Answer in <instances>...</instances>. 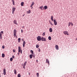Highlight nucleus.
Masks as SVG:
<instances>
[{"label": "nucleus", "instance_id": "45", "mask_svg": "<svg viewBox=\"0 0 77 77\" xmlns=\"http://www.w3.org/2000/svg\"><path fill=\"white\" fill-rule=\"evenodd\" d=\"M14 56H12V58H13V59H14Z\"/></svg>", "mask_w": 77, "mask_h": 77}, {"label": "nucleus", "instance_id": "3", "mask_svg": "<svg viewBox=\"0 0 77 77\" xmlns=\"http://www.w3.org/2000/svg\"><path fill=\"white\" fill-rule=\"evenodd\" d=\"M26 63H27V61H25V62L23 64V69H24V70L25 69V66H26Z\"/></svg>", "mask_w": 77, "mask_h": 77}, {"label": "nucleus", "instance_id": "52", "mask_svg": "<svg viewBox=\"0 0 77 77\" xmlns=\"http://www.w3.org/2000/svg\"><path fill=\"white\" fill-rule=\"evenodd\" d=\"M29 75H30V73H29Z\"/></svg>", "mask_w": 77, "mask_h": 77}, {"label": "nucleus", "instance_id": "8", "mask_svg": "<svg viewBox=\"0 0 77 77\" xmlns=\"http://www.w3.org/2000/svg\"><path fill=\"white\" fill-rule=\"evenodd\" d=\"M54 25L56 26L57 25V22H56V20H54Z\"/></svg>", "mask_w": 77, "mask_h": 77}, {"label": "nucleus", "instance_id": "41", "mask_svg": "<svg viewBox=\"0 0 77 77\" xmlns=\"http://www.w3.org/2000/svg\"><path fill=\"white\" fill-rule=\"evenodd\" d=\"M17 54H18V56H19V54H20V52H19V53H18Z\"/></svg>", "mask_w": 77, "mask_h": 77}, {"label": "nucleus", "instance_id": "39", "mask_svg": "<svg viewBox=\"0 0 77 77\" xmlns=\"http://www.w3.org/2000/svg\"><path fill=\"white\" fill-rule=\"evenodd\" d=\"M13 52H15V50L14 49L13 50Z\"/></svg>", "mask_w": 77, "mask_h": 77}, {"label": "nucleus", "instance_id": "32", "mask_svg": "<svg viewBox=\"0 0 77 77\" xmlns=\"http://www.w3.org/2000/svg\"><path fill=\"white\" fill-rule=\"evenodd\" d=\"M39 46L38 45H36V48H38Z\"/></svg>", "mask_w": 77, "mask_h": 77}, {"label": "nucleus", "instance_id": "38", "mask_svg": "<svg viewBox=\"0 0 77 77\" xmlns=\"http://www.w3.org/2000/svg\"><path fill=\"white\" fill-rule=\"evenodd\" d=\"M2 33V34H3V31H1V33Z\"/></svg>", "mask_w": 77, "mask_h": 77}, {"label": "nucleus", "instance_id": "51", "mask_svg": "<svg viewBox=\"0 0 77 77\" xmlns=\"http://www.w3.org/2000/svg\"><path fill=\"white\" fill-rule=\"evenodd\" d=\"M23 17H24V15H23Z\"/></svg>", "mask_w": 77, "mask_h": 77}, {"label": "nucleus", "instance_id": "50", "mask_svg": "<svg viewBox=\"0 0 77 77\" xmlns=\"http://www.w3.org/2000/svg\"><path fill=\"white\" fill-rule=\"evenodd\" d=\"M36 62H38V60H36Z\"/></svg>", "mask_w": 77, "mask_h": 77}, {"label": "nucleus", "instance_id": "4", "mask_svg": "<svg viewBox=\"0 0 77 77\" xmlns=\"http://www.w3.org/2000/svg\"><path fill=\"white\" fill-rule=\"evenodd\" d=\"M63 33L64 34V35H69V34H68V32L67 31H64L63 32Z\"/></svg>", "mask_w": 77, "mask_h": 77}, {"label": "nucleus", "instance_id": "46", "mask_svg": "<svg viewBox=\"0 0 77 77\" xmlns=\"http://www.w3.org/2000/svg\"><path fill=\"white\" fill-rule=\"evenodd\" d=\"M22 41H24V39H22Z\"/></svg>", "mask_w": 77, "mask_h": 77}, {"label": "nucleus", "instance_id": "17", "mask_svg": "<svg viewBox=\"0 0 77 77\" xmlns=\"http://www.w3.org/2000/svg\"><path fill=\"white\" fill-rule=\"evenodd\" d=\"M21 6H23V5H24V2H22L21 3Z\"/></svg>", "mask_w": 77, "mask_h": 77}, {"label": "nucleus", "instance_id": "15", "mask_svg": "<svg viewBox=\"0 0 77 77\" xmlns=\"http://www.w3.org/2000/svg\"><path fill=\"white\" fill-rule=\"evenodd\" d=\"M11 2L13 3V5H15V2H14V0H11Z\"/></svg>", "mask_w": 77, "mask_h": 77}, {"label": "nucleus", "instance_id": "13", "mask_svg": "<svg viewBox=\"0 0 77 77\" xmlns=\"http://www.w3.org/2000/svg\"><path fill=\"white\" fill-rule=\"evenodd\" d=\"M25 44H26V42L25 41H23V47H24V46H25Z\"/></svg>", "mask_w": 77, "mask_h": 77}, {"label": "nucleus", "instance_id": "18", "mask_svg": "<svg viewBox=\"0 0 77 77\" xmlns=\"http://www.w3.org/2000/svg\"><path fill=\"white\" fill-rule=\"evenodd\" d=\"M49 31L50 32H53L52 30V29L51 28H50L49 29Z\"/></svg>", "mask_w": 77, "mask_h": 77}, {"label": "nucleus", "instance_id": "29", "mask_svg": "<svg viewBox=\"0 0 77 77\" xmlns=\"http://www.w3.org/2000/svg\"><path fill=\"white\" fill-rule=\"evenodd\" d=\"M17 77H21V75L20 74H19L17 75Z\"/></svg>", "mask_w": 77, "mask_h": 77}, {"label": "nucleus", "instance_id": "49", "mask_svg": "<svg viewBox=\"0 0 77 77\" xmlns=\"http://www.w3.org/2000/svg\"><path fill=\"white\" fill-rule=\"evenodd\" d=\"M32 5H31L30 6V7H31V8L32 7Z\"/></svg>", "mask_w": 77, "mask_h": 77}, {"label": "nucleus", "instance_id": "35", "mask_svg": "<svg viewBox=\"0 0 77 77\" xmlns=\"http://www.w3.org/2000/svg\"><path fill=\"white\" fill-rule=\"evenodd\" d=\"M37 77H39V73H37Z\"/></svg>", "mask_w": 77, "mask_h": 77}, {"label": "nucleus", "instance_id": "47", "mask_svg": "<svg viewBox=\"0 0 77 77\" xmlns=\"http://www.w3.org/2000/svg\"><path fill=\"white\" fill-rule=\"evenodd\" d=\"M51 25H53V24H52V23H51Z\"/></svg>", "mask_w": 77, "mask_h": 77}, {"label": "nucleus", "instance_id": "42", "mask_svg": "<svg viewBox=\"0 0 77 77\" xmlns=\"http://www.w3.org/2000/svg\"><path fill=\"white\" fill-rule=\"evenodd\" d=\"M71 26H72V25H73V24H72V23H71Z\"/></svg>", "mask_w": 77, "mask_h": 77}, {"label": "nucleus", "instance_id": "53", "mask_svg": "<svg viewBox=\"0 0 77 77\" xmlns=\"http://www.w3.org/2000/svg\"><path fill=\"white\" fill-rule=\"evenodd\" d=\"M51 1L52 2L53 1V0H51Z\"/></svg>", "mask_w": 77, "mask_h": 77}, {"label": "nucleus", "instance_id": "43", "mask_svg": "<svg viewBox=\"0 0 77 77\" xmlns=\"http://www.w3.org/2000/svg\"><path fill=\"white\" fill-rule=\"evenodd\" d=\"M21 32L22 33H23V30L22 29H21Z\"/></svg>", "mask_w": 77, "mask_h": 77}, {"label": "nucleus", "instance_id": "44", "mask_svg": "<svg viewBox=\"0 0 77 77\" xmlns=\"http://www.w3.org/2000/svg\"><path fill=\"white\" fill-rule=\"evenodd\" d=\"M20 53H21V54H22V51H20Z\"/></svg>", "mask_w": 77, "mask_h": 77}, {"label": "nucleus", "instance_id": "21", "mask_svg": "<svg viewBox=\"0 0 77 77\" xmlns=\"http://www.w3.org/2000/svg\"><path fill=\"white\" fill-rule=\"evenodd\" d=\"M2 33H0V38L1 39H2Z\"/></svg>", "mask_w": 77, "mask_h": 77}, {"label": "nucleus", "instance_id": "40", "mask_svg": "<svg viewBox=\"0 0 77 77\" xmlns=\"http://www.w3.org/2000/svg\"><path fill=\"white\" fill-rule=\"evenodd\" d=\"M22 29H24V26H22Z\"/></svg>", "mask_w": 77, "mask_h": 77}, {"label": "nucleus", "instance_id": "54", "mask_svg": "<svg viewBox=\"0 0 77 77\" xmlns=\"http://www.w3.org/2000/svg\"><path fill=\"white\" fill-rule=\"evenodd\" d=\"M0 77H1V76H0Z\"/></svg>", "mask_w": 77, "mask_h": 77}, {"label": "nucleus", "instance_id": "36", "mask_svg": "<svg viewBox=\"0 0 77 77\" xmlns=\"http://www.w3.org/2000/svg\"><path fill=\"white\" fill-rule=\"evenodd\" d=\"M2 48H3V49H4V48H5V46H4V45H3L2 47Z\"/></svg>", "mask_w": 77, "mask_h": 77}, {"label": "nucleus", "instance_id": "12", "mask_svg": "<svg viewBox=\"0 0 77 77\" xmlns=\"http://www.w3.org/2000/svg\"><path fill=\"white\" fill-rule=\"evenodd\" d=\"M46 63H48V65H50V63H49V61H48V59H46Z\"/></svg>", "mask_w": 77, "mask_h": 77}, {"label": "nucleus", "instance_id": "19", "mask_svg": "<svg viewBox=\"0 0 77 77\" xmlns=\"http://www.w3.org/2000/svg\"><path fill=\"white\" fill-rule=\"evenodd\" d=\"M48 39L49 40H50V41L51 40V37L50 36H49L48 37Z\"/></svg>", "mask_w": 77, "mask_h": 77}, {"label": "nucleus", "instance_id": "33", "mask_svg": "<svg viewBox=\"0 0 77 77\" xmlns=\"http://www.w3.org/2000/svg\"><path fill=\"white\" fill-rule=\"evenodd\" d=\"M42 35L43 36H45V32H43V34H42Z\"/></svg>", "mask_w": 77, "mask_h": 77}, {"label": "nucleus", "instance_id": "23", "mask_svg": "<svg viewBox=\"0 0 77 77\" xmlns=\"http://www.w3.org/2000/svg\"><path fill=\"white\" fill-rule=\"evenodd\" d=\"M14 72L15 74H16V73H17V71H16V69H15L14 70Z\"/></svg>", "mask_w": 77, "mask_h": 77}, {"label": "nucleus", "instance_id": "25", "mask_svg": "<svg viewBox=\"0 0 77 77\" xmlns=\"http://www.w3.org/2000/svg\"><path fill=\"white\" fill-rule=\"evenodd\" d=\"M29 57L30 59H32V54L30 55Z\"/></svg>", "mask_w": 77, "mask_h": 77}, {"label": "nucleus", "instance_id": "5", "mask_svg": "<svg viewBox=\"0 0 77 77\" xmlns=\"http://www.w3.org/2000/svg\"><path fill=\"white\" fill-rule=\"evenodd\" d=\"M42 41H46V38H44V37H42L41 38Z\"/></svg>", "mask_w": 77, "mask_h": 77}, {"label": "nucleus", "instance_id": "6", "mask_svg": "<svg viewBox=\"0 0 77 77\" xmlns=\"http://www.w3.org/2000/svg\"><path fill=\"white\" fill-rule=\"evenodd\" d=\"M6 69L4 68L3 69V74L4 75H6Z\"/></svg>", "mask_w": 77, "mask_h": 77}, {"label": "nucleus", "instance_id": "10", "mask_svg": "<svg viewBox=\"0 0 77 77\" xmlns=\"http://www.w3.org/2000/svg\"><path fill=\"white\" fill-rule=\"evenodd\" d=\"M40 9H41V10H43L44 9V7L43 6H41L40 7Z\"/></svg>", "mask_w": 77, "mask_h": 77}, {"label": "nucleus", "instance_id": "16", "mask_svg": "<svg viewBox=\"0 0 77 77\" xmlns=\"http://www.w3.org/2000/svg\"><path fill=\"white\" fill-rule=\"evenodd\" d=\"M27 14H30V13L31 12V11L30 10H29V11H27Z\"/></svg>", "mask_w": 77, "mask_h": 77}, {"label": "nucleus", "instance_id": "28", "mask_svg": "<svg viewBox=\"0 0 77 77\" xmlns=\"http://www.w3.org/2000/svg\"><path fill=\"white\" fill-rule=\"evenodd\" d=\"M71 23L69 22L68 26H71Z\"/></svg>", "mask_w": 77, "mask_h": 77}, {"label": "nucleus", "instance_id": "34", "mask_svg": "<svg viewBox=\"0 0 77 77\" xmlns=\"http://www.w3.org/2000/svg\"><path fill=\"white\" fill-rule=\"evenodd\" d=\"M34 5V2H33L32 3L31 5L33 6Z\"/></svg>", "mask_w": 77, "mask_h": 77}, {"label": "nucleus", "instance_id": "26", "mask_svg": "<svg viewBox=\"0 0 77 77\" xmlns=\"http://www.w3.org/2000/svg\"><path fill=\"white\" fill-rule=\"evenodd\" d=\"M2 57H5V54H2Z\"/></svg>", "mask_w": 77, "mask_h": 77}, {"label": "nucleus", "instance_id": "2", "mask_svg": "<svg viewBox=\"0 0 77 77\" xmlns=\"http://www.w3.org/2000/svg\"><path fill=\"white\" fill-rule=\"evenodd\" d=\"M41 37L39 36L37 37V39L38 41H41Z\"/></svg>", "mask_w": 77, "mask_h": 77}, {"label": "nucleus", "instance_id": "11", "mask_svg": "<svg viewBox=\"0 0 77 77\" xmlns=\"http://www.w3.org/2000/svg\"><path fill=\"white\" fill-rule=\"evenodd\" d=\"M21 51H22L21 49V47H19L18 48V52H20Z\"/></svg>", "mask_w": 77, "mask_h": 77}, {"label": "nucleus", "instance_id": "20", "mask_svg": "<svg viewBox=\"0 0 77 77\" xmlns=\"http://www.w3.org/2000/svg\"><path fill=\"white\" fill-rule=\"evenodd\" d=\"M51 20H52V21H53V16H51Z\"/></svg>", "mask_w": 77, "mask_h": 77}, {"label": "nucleus", "instance_id": "27", "mask_svg": "<svg viewBox=\"0 0 77 77\" xmlns=\"http://www.w3.org/2000/svg\"><path fill=\"white\" fill-rule=\"evenodd\" d=\"M44 8L45 9H47V6H45L44 7Z\"/></svg>", "mask_w": 77, "mask_h": 77}, {"label": "nucleus", "instance_id": "14", "mask_svg": "<svg viewBox=\"0 0 77 77\" xmlns=\"http://www.w3.org/2000/svg\"><path fill=\"white\" fill-rule=\"evenodd\" d=\"M55 47L56 50H59V47L58 46V45H56Z\"/></svg>", "mask_w": 77, "mask_h": 77}, {"label": "nucleus", "instance_id": "22", "mask_svg": "<svg viewBox=\"0 0 77 77\" xmlns=\"http://www.w3.org/2000/svg\"><path fill=\"white\" fill-rule=\"evenodd\" d=\"M31 55H32V56H33L34 58H35V55L32 54Z\"/></svg>", "mask_w": 77, "mask_h": 77}, {"label": "nucleus", "instance_id": "7", "mask_svg": "<svg viewBox=\"0 0 77 77\" xmlns=\"http://www.w3.org/2000/svg\"><path fill=\"white\" fill-rule=\"evenodd\" d=\"M12 14H14V12H15V8H12Z\"/></svg>", "mask_w": 77, "mask_h": 77}, {"label": "nucleus", "instance_id": "9", "mask_svg": "<svg viewBox=\"0 0 77 77\" xmlns=\"http://www.w3.org/2000/svg\"><path fill=\"white\" fill-rule=\"evenodd\" d=\"M13 22L15 24H17V21L16 20H14L13 21Z\"/></svg>", "mask_w": 77, "mask_h": 77}, {"label": "nucleus", "instance_id": "1", "mask_svg": "<svg viewBox=\"0 0 77 77\" xmlns=\"http://www.w3.org/2000/svg\"><path fill=\"white\" fill-rule=\"evenodd\" d=\"M14 38H17V30L16 29H14Z\"/></svg>", "mask_w": 77, "mask_h": 77}, {"label": "nucleus", "instance_id": "30", "mask_svg": "<svg viewBox=\"0 0 77 77\" xmlns=\"http://www.w3.org/2000/svg\"><path fill=\"white\" fill-rule=\"evenodd\" d=\"M13 60V59H12V58H10V61H11V62H12V61Z\"/></svg>", "mask_w": 77, "mask_h": 77}, {"label": "nucleus", "instance_id": "37", "mask_svg": "<svg viewBox=\"0 0 77 77\" xmlns=\"http://www.w3.org/2000/svg\"><path fill=\"white\" fill-rule=\"evenodd\" d=\"M39 50L38 51H39V52H40L41 51V50L39 48H38Z\"/></svg>", "mask_w": 77, "mask_h": 77}, {"label": "nucleus", "instance_id": "24", "mask_svg": "<svg viewBox=\"0 0 77 77\" xmlns=\"http://www.w3.org/2000/svg\"><path fill=\"white\" fill-rule=\"evenodd\" d=\"M20 41H21V39L20 38H19L18 39V42H20Z\"/></svg>", "mask_w": 77, "mask_h": 77}, {"label": "nucleus", "instance_id": "31", "mask_svg": "<svg viewBox=\"0 0 77 77\" xmlns=\"http://www.w3.org/2000/svg\"><path fill=\"white\" fill-rule=\"evenodd\" d=\"M30 51L31 52V53H32V54H33V51L32 50Z\"/></svg>", "mask_w": 77, "mask_h": 77}, {"label": "nucleus", "instance_id": "48", "mask_svg": "<svg viewBox=\"0 0 77 77\" xmlns=\"http://www.w3.org/2000/svg\"><path fill=\"white\" fill-rule=\"evenodd\" d=\"M31 9H33V7H31Z\"/></svg>", "mask_w": 77, "mask_h": 77}]
</instances>
